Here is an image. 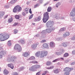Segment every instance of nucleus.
Returning a JSON list of instances; mask_svg holds the SVG:
<instances>
[{"label": "nucleus", "mask_w": 75, "mask_h": 75, "mask_svg": "<svg viewBox=\"0 0 75 75\" xmlns=\"http://www.w3.org/2000/svg\"><path fill=\"white\" fill-rule=\"evenodd\" d=\"M54 23L52 21H49L47 22L46 24V26L49 29H46V32L48 33H50L52 31H54L55 29V27L54 26Z\"/></svg>", "instance_id": "obj_1"}, {"label": "nucleus", "mask_w": 75, "mask_h": 75, "mask_svg": "<svg viewBox=\"0 0 75 75\" xmlns=\"http://www.w3.org/2000/svg\"><path fill=\"white\" fill-rule=\"evenodd\" d=\"M52 10V8L51 7H49L47 9V11L46 13L44 14V17L42 19V20L44 23H47V21L48 20V19L50 18L49 17V13L48 12H50Z\"/></svg>", "instance_id": "obj_2"}, {"label": "nucleus", "mask_w": 75, "mask_h": 75, "mask_svg": "<svg viewBox=\"0 0 75 75\" xmlns=\"http://www.w3.org/2000/svg\"><path fill=\"white\" fill-rule=\"evenodd\" d=\"M48 52L46 51H42L41 52L40 54V52H38L36 53V56L38 57L40 56V58H44L45 56L47 55Z\"/></svg>", "instance_id": "obj_3"}, {"label": "nucleus", "mask_w": 75, "mask_h": 75, "mask_svg": "<svg viewBox=\"0 0 75 75\" xmlns=\"http://www.w3.org/2000/svg\"><path fill=\"white\" fill-rule=\"evenodd\" d=\"M9 37V35L6 33H5L4 35L3 34H0V40L1 41H3L4 40H7Z\"/></svg>", "instance_id": "obj_4"}, {"label": "nucleus", "mask_w": 75, "mask_h": 75, "mask_svg": "<svg viewBox=\"0 0 75 75\" xmlns=\"http://www.w3.org/2000/svg\"><path fill=\"white\" fill-rule=\"evenodd\" d=\"M40 68H41V66L38 65H36L33 66L32 67H30L29 68V70L31 71H34L37 69Z\"/></svg>", "instance_id": "obj_5"}, {"label": "nucleus", "mask_w": 75, "mask_h": 75, "mask_svg": "<svg viewBox=\"0 0 75 75\" xmlns=\"http://www.w3.org/2000/svg\"><path fill=\"white\" fill-rule=\"evenodd\" d=\"M17 59V57L15 56H12L10 58L7 59V61L10 62H14L16 61V59Z\"/></svg>", "instance_id": "obj_6"}, {"label": "nucleus", "mask_w": 75, "mask_h": 75, "mask_svg": "<svg viewBox=\"0 0 75 75\" xmlns=\"http://www.w3.org/2000/svg\"><path fill=\"white\" fill-rule=\"evenodd\" d=\"M14 49L17 50L18 52H21L22 50V48L19 44L16 45L14 47Z\"/></svg>", "instance_id": "obj_7"}, {"label": "nucleus", "mask_w": 75, "mask_h": 75, "mask_svg": "<svg viewBox=\"0 0 75 75\" xmlns=\"http://www.w3.org/2000/svg\"><path fill=\"white\" fill-rule=\"evenodd\" d=\"M46 34V31L45 30H43L42 32L41 33V37H40V40H41L42 38H44L46 37L45 34Z\"/></svg>", "instance_id": "obj_8"}, {"label": "nucleus", "mask_w": 75, "mask_h": 75, "mask_svg": "<svg viewBox=\"0 0 75 75\" xmlns=\"http://www.w3.org/2000/svg\"><path fill=\"white\" fill-rule=\"evenodd\" d=\"M7 52L6 51H2L0 52V59L2 58V57L6 54Z\"/></svg>", "instance_id": "obj_9"}, {"label": "nucleus", "mask_w": 75, "mask_h": 75, "mask_svg": "<svg viewBox=\"0 0 75 75\" xmlns=\"http://www.w3.org/2000/svg\"><path fill=\"white\" fill-rule=\"evenodd\" d=\"M70 17H74L75 16V8H74L70 13Z\"/></svg>", "instance_id": "obj_10"}, {"label": "nucleus", "mask_w": 75, "mask_h": 75, "mask_svg": "<svg viewBox=\"0 0 75 75\" xmlns=\"http://www.w3.org/2000/svg\"><path fill=\"white\" fill-rule=\"evenodd\" d=\"M70 34L68 32H67L64 34L63 35V37L64 38H66L67 37H68V36H69V35Z\"/></svg>", "instance_id": "obj_11"}, {"label": "nucleus", "mask_w": 75, "mask_h": 75, "mask_svg": "<svg viewBox=\"0 0 75 75\" xmlns=\"http://www.w3.org/2000/svg\"><path fill=\"white\" fill-rule=\"evenodd\" d=\"M50 47L51 48H54L55 46V43L53 42H51L50 43Z\"/></svg>", "instance_id": "obj_12"}, {"label": "nucleus", "mask_w": 75, "mask_h": 75, "mask_svg": "<svg viewBox=\"0 0 75 75\" xmlns=\"http://www.w3.org/2000/svg\"><path fill=\"white\" fill-rule=\"evenodd\" d=\"M71 70V69L69 67H66L64 69V71H67V72H70Z\"/></svg>", "instance_id": "obj_13"}, {"label": "nucleus", "mask_w": 75, "mask_h": 75, "mask_svg": "<svg viewBox=\"0 0 75 75\" xmlns=\"http://www.w3.org/2000/svg\"><path fill=\"white\" fill-rule=\"evenodd\" d=\"M16 7L17 8V11H21V10H22L21 7H20L19 6H16Z\"/></svg>", "instance_id": "obj_14"}, {"label": "nucleus", "mask_w": 75, "mask_h": 75, "mask_svg": "<svg viewBox=\"0 0 75 75\" xmlns=\"http://www.w3.org/2000/svg\"><path fill=\"white\" fill-rule=\"evenodd\" d=\"M37 47V45L36 44H33L32 45L31 48H33V50H35Z\"/></svg>", "instance_id": "obj_15"}, {"label": "nucleus", "mask_w": 75, "mask_h": 75, "mask_svg": "<svg viewBox=\"0 0 75 75\" xmlns=\"http://www.w3.org/2000/svg\"><path fill=\"white\" fill-rule=\"evenodd\" d=\"M8 66L9 67L11 68V69H14V65H13V64L11 63L8 64Z\"/></svg>", "instance_id": "obj_16"}, {"label": "nucleus", "mask_w": 75, "mask_h": 75, "mask_svg": "<svg viewBox=\"0 0 75 75\" xmlns=\"http://www.w3.org/2000/svg\"><path fill=\"white\" fill-rule=\"evenodd\" d=\"M59 72H60V69H56L54 70V72L55 73V74H58V73H59Z\"/></svg>", "instance_id": "obj_17"}, {"label": "nucleus", "mask_w": 75, "mask_h": 75, "mask_svg": "<svg viewBox=\"0 0 75 75\" xmlns=\"http://www.w3.org/2000/svg\"><path fill=\"white\" fill-rule=\"evenodd\" d=\"M9 73V72H8V71L7 70H4V75H8V74Z\"/></svg>", "instance_id": "obj_18"}, {"label": "nucleus", "mask_w": 75, "mask_h": 75, "mask_svg": "<svg viewBox=\"0 0 75 75\" xmlns=\"http://www.w3.org/2000/svg\"><path fill=\"white\" fill-rule=\"evenodd\" d=\"M43 46L44 48H49V47H48V45H47V43H45L43 44Z\"/></svg>", "instance_id": "obj_19"}, {"label": "nucleus", "mask_w": 75, "mask_h": 75, "mask_svg": "<svg viewBox=\"0 0 75 75\" xmlns=\"http://www.w3.org/2000/svg\"><path fill=\"white\" fill-rule=\"evenodd\" d=\"M35 58L34 56H31L28 59V60H35Z\"/></svg>", "instance_id": "obj_20"}, {"label": "nucleus", "mask_w": 75, "mask_h": 75, "mask_svg": "<svg viewBox=\"0 0 75 75\" xmlns=\"http://www.w3.org/2000/svg\"><path fill=\"white\" fill-rule=\"evenodd\" d=\"M4 11L0 12V18H1L4 16Z\"/></svg>", "instance_id": "obj_21"}, {"label": "nucleus", "mask_w": 75, "mask_h": 75, "mask_svg": "<svg viewBox=\"0 0 75 75\" xmlns=\"http://www.w3.org/2000/svg\"><path fill=\"white\" fill-rule=\"evenodd\" d=\"M55 18L56 19H59V14L58 13H56L55 15Z\"/></svg>", "instance_id": "obj_22"}, {"label": "nucleus", "mask_w": 75, "mask_h": 75, "mask_svg": "<svg viewBox=\"0 0 75 75\" xmlns=\"http://www.w3.org/2000/svg\"><path fill=\"white\" fill-rule=\"evenodd\" d=\"M13 21V18L11 17V18H9L8 20V23H11L12 21Z\"/></svg>", "instance_id": "obj_23"}, {"label": "nucleus", "mask_w": 75, "mask_h": 75, "mask_svg": "<svg viewBox=\"0 0 75 75\" xmlns=\"http://www.w3.org/2000/svg\"><path fill=\"white\" fill-rule=\"evenodd\" d=\"M20 42H21V44H25V40L22 39L20 40Z\"/></svg>", "instance_id": "obj_24"}, {"label": "nucleus", "mask_w": 75, "mask_h": 75, "mask_svg": "<svg viewBox=\"0 0 75 75\" xmlns=\"http://www.w3.org/2000/svg\"><path fill=\"white\" fill-rule=\"evenodd\" d=\"M23 55L24 57H28V52H25L23 53Z\"/></svg>", "instance_id": "obj_25"}, {"label": "nucleus", "mask_w": 75, "mask_h": 75, "mask_svg": "<svg viewBox=\"0 0 75 75\" xmlns=\"http://www.w3.org/2000/svg\"><path fill=\"white\" fill-rule=\"evenodd\" d=\"M68 45V43L65 42H63L62 43V45L63 47H67V45Z\"/></svg>", "instance_id": "obj_26"}, {"label": "nucleus", "mask_w": 75, "mask_h": 75, "mask_svg": "<svg viewBox=\"0 0 75 75\" xmlns=\"http://www.w3.org/2000/svg\"><path fill=\"white\" fill-rule=\"evenodd\" d=\"M17 6H16L13 10V11L14 13H16L17 12Z\"/></svg>", "instance_id": "obj_27"}, {"label": "nucleus", "mask_w": 75, "mask_h": 75, "mask_svg": "<svg viewBox=\"0 0 75 75\" xmlns=\"http://www.w3.org/2000/svg\"><path fill=\"white\" fill-rule=\"evenodd\" d=\"M61 5V3L58 2L56 4V7L57 8H58V6Z\"/></svg>", "instance_id": "obj_28"}, {"label": "nucleus", "mask_w": 75, "mask_h": 75, "mask_svg": "<svg viewBox=\"0 0 75 75\" xmlns=\"http://www.w3.org/2000/svg\"><path fill=\"white\" fill-rule=\"evenodd\" d=\"M51 64H52V63L51 62L49 61H47V63H46L47 65H48V66L51 65Z\"/></svg>", "instance_id": "obj_29"}, {"label": "nucleus", "mask_w": 75, "mask_h": 75, "mask_svg": "<svg viewBox=\"0 0 75 75\" xmlns=\"http://www.w3.org/2000/svg\"><path fill=\"white\" fill-rule=\"evenodd\" d=\"M65 30V29L64 28H61L59 30V32H61V33H62V31H64Z\"/></svg>", "instance_id": "obj_30"}, {"label": "nucleus", "mask_w": 75, "mask_h": 75, "mask_svg": "<svg viewBox=\"0 0 75 75\" xmlns=\"http://www.w3.org/2000/svg\"><path fill=\"white\" fill-rule=\"evenodd\" d=\"M11 40H9L8 42V46H11Z\"/></svg>", "instance_id": "obj_31"}, {"label": "nucleus", "mask_w": 75, "mask_h": 75, "mask_svg": "<svg viewBox=\"0 0 75 75\" xmlns=\"http://www.w3.org/2000/svg\"><path fill=\"white\" fill-rule=\"evenodd\" d=\"M25 11L26 14H28V8H25Z\"/></svg>", "instance_id": "obj_32"}, {"label": "nucleus", "mask_w": 75, "mask_h": 75, "mask_svg": "<svg viewBox=\"0 0 75 75\" xmlns=\"http://www.w3.org/2000/svg\"><path fill=\"white\" fill-rule=\"evenodd\" d=\"M69 55V54H68V53H66L64 54L63 57H68Z\"/></svg>", "instance_id": "obj_33"}, {"label": "nucleus", "mask_w": 75, "mask_h": 75, "mask_svg": "<svg viewBox=\"0 0 75 75\" xmlns=\"http://www.w3.org/2000/svg\"><path fill=\"white\" fill-rule=\"evenodd\" d=\"M59 60H60V59L58 58L53 61L52 62H57V61H59Z\"/></svg>", "instance_id": "obj_34"}, {"label": "nucleus", "mask_w": 75, "mask_h": 75, "mask_svg": "<svg viewBox=\"0 0 75 75\" xmlns=\"http://www.w3.org/2000/svg\"><path fill=\"white\" fill-rule=\"evenodd\" d=\"M55 55H60L62 54V53L60 52H56L55 53Z\"/></svg>", "instance_id": "obj_35"}, {"label": "nucleus", "mask_w": 75, "mask_h": 75, "mask_svg": "<svg viewBox=\"0 0 75 75\" xmlns=\"http://www.w3.org/2000/svg\"><path fill=\"white\" fill-rule=\"evenodd\" d=\"M18 32V30H17L16 29H15L14 30V33L15 34H17Z\"/></svg>", "instance_id": "obj_36"}, {"label": "nucleus", "mask_w": 75, "mask_h": 75, "mask_svg": "<svg viewBox=\"0 0 75 75\" xmlns=\"http://www.w3.org/2000/svg\"><path fill=\"white\" fill-rule=\"evenodd\" d=\"M25 69V67H21L20 68V71H23V70L24 69Z\"/></svg>", "instance_id": "obj_37"}, {"label": "nucleus", "mask_w": 75, "mask_h": 75, "mask_svg": "<svg viewBox=\"0 0 75 75\" xmlns=\"http://www.w3.org/2000/svg\"><path fill=\"white\" fill-rule=\"evenodd\" d=\"M15 18L16 19H19L20 18V16L17 15H16L15 16Z\"/></svg>", "instance_id": "obj_38"}, {"label": "nucleus", "mask_w": 75, "mask_h": 75, "mask_svg": "<svg viewBox=\"0 0 75 75\" xmlns=\"http://www.w3.org/2000/svg\"><path fill=\"white\" fill-rule=\"evenodd\" d=\"M30 63H33V64H37V63H38V62L36 61H33L31 62Z\"/></svg>", "instance_id": "obj_39"}, {"label": "nucleus", "mask_w": 75, "mask_h": 75, "mask_svg": "<svg viewBox=\"0 0 75 75\" xmlns=\"http://www.w3.org/2000/svg\"><path fill=\"white\" fill-rule=\"evenodd\" d=\"M69 71H66V72L64 73V74L65 75H69Z\"/></svg>", "instance_id": "obj_40"}, {"label": "nucleus", "mask_w": 75, "mask_h": 75, "mask_svg": "<svg viewBox=\"0 0 75 75\" xmlns=\"http://www.w3.org/2000/svg\"><path fill=\"white\" fill-rule=\"evenodd\" d=\"M54 68V66H51L50 67L47 68V69H52Z\"/></svg>", "instance_id": "obj_41"}, {"label": "nucleus", "mask_w": 75, "mask_h": 75, "mask_svg": "<svg viewBox=\"0 0 75 75\" xmlns=\"http://www.w3.org/2000/svg\"><path fill=\"white\" fill-rule=\"evenodd\" d=\"M48 73H49V72L47 71H45V73H43L42 74V75H46V74H48Z\"/></svg>", "instance_id": "obj_42"}, {"label": "nucleus", "mask_w": 75, "mask_h": 75, "mask_svg": "<svg viewBox=\"0 0 75 75\" xmlns=\"http://www.w3.org/2000/svg\"><path fill=\"white\" fill-rule=\"evenodd\" d=\"M61 40V38H58L56 39V41H60Z\"/></svg>", "instance_id": "obj_43"}, {"label": "nucleus", "mask_w": 75, "mask_h": 75, "mask_svg": "<svg viewBox=\"0 0 75 75\" xmlns=\"http://www.w3.org/2000/svg\"><path fill=\"white\" fill-rule=\"evenodd\" d=\"M38 18V21H40V20L41 19V16H39L37 18Z\"/></svg>", "instance_id": "obj_44"}, {"label": "nucleus", "mask_w": 75, "mask_h": 75, "mask_svg": "<svg viewBox=\"0 0 75 75\" xmlns=\"http://www.w3.org/2000/svg\"><path fill=\"white\" fill-rule=\"evenodd\" d=\"M41 43H43L44 42H46V40H43L40 41Z\"/></svg>", "instance_id": "obj_45"}, {"label": "nucleus", "mask_w": 75, "mask_h": 75, "mask_svg": "<svg viewBox=\"0 0 75 75\" xmlns=\"http://www.w3.org/2000/svg\"><path fill=\"white\" fill-rule=\"evenodd\" d=\"M33 14H32L29 17V20H30V19H31L32 18H33Z\"/></svg>", "instance_id": "obj_46"}, {"label": "nucleus", "mask_w": 75, "mask_h": 75, "mask_svg": "<svg viewBox=\"0 0 75 75\" xmlns=\"http://www.w3.org/2000/svg\"><path fill=\"white\" fill-rule=\"evenodd\" d=\"M71 40L73 41L75 40V36H74L72 37Z\"/></svg>", "instance_id": "obj_47"}, {"label": "nucleus", "mask_w": 75, "mask_h": 75, "mask_svg": "<svg viewBox=\"0 0 75 75\" xmlns=\"http://www.w3.org/2000/svg\"><path fill=\"white\" fill-rule=\"evenodd\" d=\"M4 7L5 8H9V6L6 5L4 6Z\"/></svg>", "instance_id": "obj_48"}, {"label": "nucleus", "mask_w": 75, "mask_h": 75, "mask_svg": "<svg viewBox=\"0 0 75 75\" xmlns=\"http://www.w3.org/2000/svg\"><path fill=\"white\" fill-rule=\"evenodd\" d=\"M49 3V1L47 2L46 3L44 4V6H47V4H48V3Z\"/></svg>", "instance_id": "obj_49"}, {"label": "nucleus", "mask_w": 75, "mask_h": 75, "mask_svg": "<svg viewBox=\"0 0 75 75\" xmlns=\"http://www.w3.org/2000/svg\"><path fill=\"white\" fill-rule=\"evenodd\" d=\"M41 74V71H39V72L37 73L36 74V75H40Z\"/></svg>", "instance_id": "obj_50"}, {"label": "nucleus", "mask_w": 75, "mask_h": 75, "mask_svg": "<svg viewBox=\"0 0 75 75\" xmlns=\"http://www.w3.org/2000/svg\"><path fill=\"white\" fill-rule=\"evenodd\" d=\"M34 21H38V19L36 18H35L34 20Z\"/></svg>", "instance_id": "obj_51"}, {"label": "nucleus", "mask_w": 75, "mask_h": 75, "mask_svg": "<svg viewBox=\"0 0 75 75\" xmlns=\"http://www.w3.org/2000/svg\"><path fill=\"white\" fill-rule=\"evenodd\" d=\"M75 62H72V63H71V65H75Z\"/></svg>", "instance_id": "obj_52"}, {"label": "nucleus", "mask_w": 75, "mask_h": 75, "mask_svg": "<svg viewBox=\"0 0 75 75\" xmlns=\"http://www.w3.org/2000/svg\"><path fill=\"white\" fill-rule=\"evenodd\" d=\"M22 15L23 16H25V15L26 14H25V13L24 12H23L22 13Z\"/></svg>", "instance_id": "obj_53"}, {"label": "nucleus", "mask_w": 75, "mask_h": 75, "mask_svg": "<svg viewBox=\"0 0 75 75\" xmlns=\"http://www.w3.org/2000/svg\"><path fill=\"white\" fill-rule=\"evenodd\" d=\"M72 54L75 55V50H73L72 52Z\"/></svg>", "instance_id": "obj_54"}, {"label": "nucleus", "mask_w": 75, "mask_h": 75, "mask_svg": "<svg viewBox=\"0 0 75 75\" xmlns=\"http://www.w3.org/2000/svg\"><path fill=\"white\" fill-rule=\"evenodd\" d=\"M64 49H61V52L62 53H63L64 52Z\"/></svg>", "instance_id": "obj_55"}, {"label": "nucleus", "mask_w": 75, "mask_h": 75, "mask_svg": "<svg viewBox=\"0 0 75 75\" xmlns=\"http://www.w3.org/2000/svg\"><path fill=\"white\" fill-rule=\"evenodd\" d=\"M35 37H40V35L38 34L35 36Z\"/></svg>", "instance_id": "obj_56"}, {"label": "nucleus", "mask_w": 75, "mask_h": 75, "mask_svg": "<svg viewBox=\"0 0 75 75\" xmlns=\"http://www.w3.org/2000/svg\"><path fill=\"white\" fill-rule=\"evenodd\" d=\"M11 4H14L15 2H14V1L13 0V1H11Z\"/></svg>", "instance_id": "obj_57"}, {"label": "nucleus", "mask_w": 75, "mask_h": 75, "mask_svg": "<svg viewBox=\"0 0 75 75\" xmlns=\"http://www.w3.org/2000/svg\"><path fill=\"white\" fill-rule=\"evenodd\" d=\"M29 13L30 14H32V11H31V8H30L29 9Z\"/></svg>", "instance_id": "obj_58"}, {"label": "nucleus", "mask_w": 75, "mask_h": 75, "mask_svg": "<svg viewBox=\"0 0 75 75\" xmlns=\"http://www.w3.org/2000/svg\"><path fill=\"white\" fill-rule=\"evenodd\" d=\"M75 1V0H71L70 1V2H71L72 3H74Z\"/></svg>", "instance_id": "obj_59"}, {"label": "nucleus", "mask_w": 75, "mask_h": 75, "mask_svg": "<svg viewBox=\"0 0 75 75\" xmlns=\"http://www.w3.org/2000/svg\"><path fill=\"white\" fill-rule=\"evenodd\" d=\"M13 75H18V74L17 72H15L13 74Z\"/></svg>", "instance_id": "obj_60"}, {"label": "nucleus", "mask_w": 75, "mask_h": 75, "mask_svg": "<svg viewBox=\"0 0 75 75\" xmlns=\"http://www.w3.org/2000/svg\"><path fill=\"white\" fill-rule=\"evenodd\" d=\"M17 24V23H15L13 25V26H16Z\"/></svg>", "instance_id": "obj_61"}, {"label": "nucleus", "mask_w": 75, "mask_h": 75, "mask_svg": "<svg viewBox=\"0 0 75 75\" xmlns=\"http://www.w3.org/2000/svg\"><path fill=\"white\" fill-rule=\"evenodd\" d=\"M38 6V5L36 4L34 6V8H36V7Z\"/></svg>", "instance_id": "obj_62"}, {"label": "nucleus", "mask_w": 75, "mask_h": 75, "mask_svg": "<svg viewBox=\"0 0 75 75\" xmlns=\"http://www.w3.org/2000/svg\"><path fill=\"white\" fill-rule=\"evenodd\" d=\"M65 63H68V60H66V61H65Z\"/></svg>", "instance_id": "obj_63"}, {"label": "nucleus", "mask_w": 75, "mask_h": 75, "mask_svg": "<svg viewBox=\"0 0 75 75\" xmlns=\"http://www.w3.org/2000/svg\"><path fill=\"white\" fill-rule=\"evenodd\" d=\"M73 21H75V17H74L73 18Z\"/></svg>", "instance_id": "obj_64"}]
</instances>
